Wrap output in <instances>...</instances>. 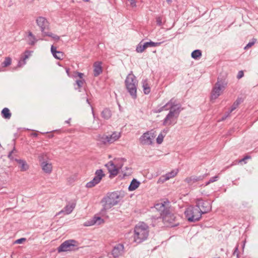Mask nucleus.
Returning a JSON list of instances; mask_svg holds the SVG:
<instances>
[{
    "label": "nucleus",
    "mask_w": 258,
    "mask_h": 258,
    "mask_svg": "<svg viewBox=\"0 0 258 258\" xmlns=\"http://www.w3.org/2000/svg\"><path fill=\"white\" fill-rule=\"evenodd\" d=\"M163 110H169V112L163 120V125L169 126L175 124L181 111V105L177 103L175 100L171 99L159 111Z\"/></svg>",
    "instance_id": "nucleus-1"
},
{
    "label": "nucleus",
    "mask_w": 258,
    "mask_h": 258,
    "mask_svg": "<svg viewBox=\"0 0 258 258\" xmlns=\"http://www.w3.org/2000/svg\"><path fill=\"white\" fill-rule=\"evenodd\" d=\"M149 235L148 225L144 222L139 223L134 228V241L140 243L145 240Z\"/></svg>",
    "instance_id": "nucleus-2"
},
{
    "label": "nucleus",
    "mask_w": 258,
    "mask_h": 258,
    "mask_svg": "<svg viewBox=\"0 0 258 258\" xmlns=\"http://www.w3.org/2000/svg\"><path fill=\"white\" fill-rule=\"evenodd\" d=\"M120 200L121 197L117 192H112L108 194L102 200L103 209L107 210L111 208L114 206L116 205Z\"/></svg>",
    "instance_id": "nucleus-3"
},
{
    "label": "nucleus",
    "mask_w": 258,
    "mask_h": 258,
    "mask_svg": "<svg viewBox=\"0 0 258 258\" xmlns=\"http://www.w3.org/2000/svg\"><path fill=\"white\" fill-rule=\"evenodd\" d=\"M185 217L190 222L199 221L202 216L201 208L199 207L190 206L184 212Z\"/></svg>",
    "instance_id": "nucleus-4"
},
{
    "label": "nucleus",
    "mask_w": 258,
    "mask_h": 258,
    "mask_svg": "<svg viewBox=\"0 0 258 258\" xmlns=\"http://www.w3.org/2000/svg\"><path fill=\"white\" fill-rule=\"evenodd\" d=\"M78 249V242L75 240H66L57 248L58 252L75 250Z\"/></svg>",
    "instance_id": "nucleus-5"
},
{
    "label": "nucleus",
    "mask_w": 258,
    "mask_h": 258,
    "mask_svg": "<svg viewBox=\"0 0 258 258\" xmlns=\"http://www.w3.org/2000/svg\"><path fill=\"white\" fill-rule=\"evenodd\" d=\"M155 137V133L153 131H148L140 137L139 142L143 145H151Z\"/></svg>",
    "instance_id": "nucleus-6"
},
{
    "label": "nucleus",
    "mask_w": 258,
    "mask_h": 258,
    "mask_svg": "<svg viewBox=\"0 0 258 258\" xmlns=\"http://www.w3.org/2000/svg\"><path fill=\"white\" fill-rule=\"evenodd\" d=\"M225 85L222 81H218L215 84L211 94V99L212 100L217 99L224 90Z\"/></svg>",
    "instance_id": "nucleus-7"
},
{
    "label": "nucleus",
    "mask_w": 258,
    "mask_h": 258,
    "mask_svg": "<svg viewBox=\"0 0 258 258\" xmlns=\"http://www.w3.org/2000/svg\"><path fill=\"white\" fill-rule=\"evenodd\" d=\"M155 209L159 212L160 216L163 217L170 211V203L168 200L161 201L155 204Z\"/></svg>",
    "instance_id": "nucleus-8"
},
{
    "label": "nucleus",
    "mask_w": 258,
    "mask_h": 258,
    "mask_svg": "<svg viewBox=\"0 0 258 258\" xmlns=\"http://www.w3.org/2000/svg\"><path fill=\"white\" fill-rule=\"evenodd\" d=\"M105 176L102 169L97 170L95 173V176L90 181L87 183L86 187L87 188H92L98 184L102 178Z\"/></svg>",
    "instance_id": "nucleus-9"
},
{
    "label": "nucleus",
    "mask_w": 258,
    "mask_h": 258,
    "mask_svg": "<svg viewBox=\"0 0 258 258\" xmlns=\"http://www.w3.org/2000/svg\"><path fill=\"white\" fill-rule=\"evenodd\" d=\"M105 166L110 173V177L116 176L119 172V169L121 168V165H115L113 160L108 162L105 164Z\"/></svg>",
    "instance_id": "nucleus-10"
},
{
    "label": "nucleus",
    "mask_w": 258,
    "mask_h": 258,
    "mask_svg": "<svg viewBox=\"0 0 258 258\" xmlns=\"http://www.w3.org/2000/svg\"><path fill=\"white\" fill-rule=\"evenodd\" d=\"M37 25L40 27L43 35L49 29V23L47 20L42 17H39L36 19Z\"/></svg>",
    "instance_id": "nucleus-11"
},
{
    "label": "nucleus",
    "mask_w": 258,
    "mask_h": 258,
    "mask_svg": "<svg viewBox=\"0 0 258 258\" xmlns=\"http://www.w3.org/2000/svg\"><path fill=\"white\" fill-rule=\"evenodd\" d=\"M162 218L164 223L167 226H174L175 225L174 222L175 221L176 216L170 211Z\"/></svg>",
    "instance_id": "nucleus-12"
},
{
    "label": "nucleus",
    "mask_w": 258,
    "mask_h": 258,
    "mask_svg": "<svg viewBox=\"0 0 258 258\" xmlns=\"http://www.w3.org/2000/svg\"><path fill=\"white\" fill-rule=\"evenodd\" d=\"M76 207V203L74 202H69L62 210L58 212L56 216L59 215L61 214L68 215L72 212Z\"/></svg>",
    "instance_id": "nucleus-13"
},
{
    "label": "nucleus",
    "mask_w": 258,
    "mask_h": 258,
    "mask_svg": "<svg viewBox=\"0 0 258 258\" xmlns=\"http://www.w3.org/2000/svg\"><path fill=\"white\" fill-rule=\"evenodd\" d=\"M197 207L201 208V214L208 213L211 210V206L209 202L199 200Z\"/></svg>",
    "instance_id": "nucleus-14"
},
{
    "label": "nucleus",
    "mask_w": 258,
    "mask_h": 258,
    "mask_svg": "<svg viewBox=\"0 0 258 258\" xmlns=\"http://www.w3.org/2000/svg\"><path fill=\"white\" fill-rule=\"evenodd\" d=\"M138 85V81L134 82V84H128L125 85L126 88L133 99L137 97V87Z\"/></svg>",
    "instance_id": "nucleus-15"
},
{
    "label": "nucleus",
    "mask_w": 258,
    "mask_h": 258,
    "mask_svg": "<svg viewBox=\"0 0 258 258\" xmlns=\"http://www.w3.org/2000/svg\"><path fill=\"white\" fill-rule=\"evenodd\" d=\"M124 252V246L121 244L116 245L112 250V254L114 258L122 255Z\"/></svg>",
    "instance_id": "nucleus-16"
},
{
    "label": "nucleus",
    "mask_w": 258,
    "mask_h": 258,
    "mask_svg": "<svg viewBox=\"0 0 258 258\" xmlns=\"http://www.w3.org/2000/svg\"><path fill=\"white\" fill-rule=\"evenodd\" d=\"M32 51L26 50L25 51L24 54L22 55L19 61L18 66L21 67L26 64V60L28 59L32 54Z\"/></svg>",
    "instance_id": "nucleus-17"
},
{
    "label": "nucleus",
    "mask_w": 258,
    "mask_h": 258,
    "mask_svg": "<svg viewBox=\"0 0 258 258\" xmlns=\"http://www.w3.org/2000/svg\"><path fill=\"white\" fill-rule=\"evenodd\" d=\"M203 179V176H195L192 175L191 176H189L186 177L184 179V181L186 182L188 185H192L194 183L200 181L202 180Z\"/></svg>",
    "instance_id": "nucleus-18"
},
{
    "label": "nucleus",
    "mask_w": 258,
    "mask_h": 258,
    "mask_svg": "<svg viewBox=\"0 0 258 258\" xmlns=\"http://www.w3.org/2000/svg\"><path fill=\"white\" fill-rule=\"evenodd\" d=\"M178 171L177 169L173 170L171 172L166 173L165 175L161 177L160 180H162V182H164L169 179L175 177L177 175Z\"/></svg>",
    "instance_id": "nucleus-19"
},
{
    "label": "nucleus",
    "mask_w": 258,
    "mask_h": 258,
    "mask_svg": "<svg viewBox=\"0 0 258 258\" xmlns=\"http://www.w3.org/2000/svg\"><path fill=\"white\" fill-rule=\"evenodd\" d=\"M42 170L46 173L50 174L52 170V165L49 162H43L40 164Z\"/></svg>",
    "instance_id": "nucleus-20"
},
{
    "label": "nucleus",
    "mask_w": 258,
    "mask_h": 258,
    "mask_svg": "<svg viewBox=\"0 0 258 258\" xmlns=\"http://www.w3.org/2000/svg\"><path fill=\"white\" fill-rule=\"evenodd\" d=\"M242 99L241 98H237V100L234 102L233 104L231 106V108L229 112H227V114L225 116H223L222 117L221 120H224L225 119L227 116H228L231 112H232L233 110H234L241 103Z\"/></svg>",
    "instance_id": "nucleus-21"
},
{
    "label": "nucleus",
    "mask_w": 258,
    "mask_h": 258,
    "mask_svg": "<svg viewBox=\"0 0 258 258\" xmlns=\"http://www.w3.org/2000/svg\"><path fill=\"white\" fill-rule=\"evenodd\" d=\"M108 143L111 144L118 140L121 137L120 132H114L111 135L107 136Z\"/></svg>",
    "instance_id": "nucleus-22"
},
{
    "label": "nucleus",
    "mask_w": 258,
    "mask_h": 258,
    "mask_svg": "<svg viewBox=\"0 0 258 258\" xmlns=\"http://www.w3.org/2000/svg\"><path fill=\"white\" fill-rule=\"evenodd\" d=\"M51 51L53 56L57 59H62L63 57V52L56 50V47L53 45L51 47Z\"/></svg>",
    "instance_id": "nucleus-23"
},
{
    "label": "nucleus",
    "mask_w": 258,
    "mask_h": 258,
    "mask_svg": "<svg viewBox=\"0 0 258 258\" xmlns=\"http://www.w3.org/2000/svg\"><path fill=\"white\" fill-rule=\"evenodd\" d=\"M94 75L96 77L99 75L102 72L101 63L100 62H96L94 64Z\"/></svg>",
    "instance_id": "nucleus-24"
},
{
    "label": "nucleus",
    "mask_w": 258,
    "mask_h": 258,
    "mask_svg": "<svg viewBox=\"0 0 258 258\" xmlns=\"http://www.w3.org/2000/svg\"><path fill=\"white\" fill-rule=\"evenodd\" d=\"M15 160L20 165V168L21 171H26L29 169V166L25 161L21 159H15Z\"/></svg>",
    "instance_id": "nucleus-25"
},
{
    "label": "nucleus",
    "mask_w": 258,
    "mask_h": 258,
    "mask_svg": "<svg viewBox=\"0 0 258 258\" xmlns=\"http://www.w3.org/2000/svg\"><path fill=\"white\" fill-rule=\"evenodd\" d=\"M104 222L103 220L102 219L99 217H94L92 220H91L90 222H89V224H85V226H88L94 225L95 224H97L98 225L101 224V223H103Z\"/></svg>",
    "instance_id": "nucleus-26"
},
{
    "label": "nucleus",
    "mask_w": 258,
    "mask_h": 258,
    "mask_svg": "<svg viewBox=\"0 0 258 258\" xmlns=\"http://www.w3.org/2000/svg\"><path fill=\"white\" fill-rule=\"evenodd\" d=\"M102 117H103L105 119H108L111 116V111L108 108L104 109L101 113Z\"/></svg>",
    "instance_id": "nucleus-27"
},
{
    "label": "nucleus",
    "mask_w": 258,
    "mask_h": 258,
    "mask_svg": "<svg viewBox=\"0 0 258 258\" xmlns=\"http://www.w3.org/2000/svg\"><path fill=\"white\" fill-rule=\"evenodd\" d=\"M140 184V183L139 181L136 179H134L128 186V190L130 191H133L136 189L139 186Z\"/></svg>",
    "instance_id": "nucleus-28"
},
{
    "label": "nucleus",
    "mask_w": 258,
    "mask_h": 258,
    "mask_svg": "<svg viewBox=\"0 0 258 258\" xmlns=\"http://www.w3.org/2000/svg\"><path fill=\"white\" fill-rule=\"evenodd\" d=\"M148 48L147 42L142 43V41L140 42L136 47V51L138 53L143 52L146 48Z\"/></svg>",
    "instance_id": "nucleus-29"
},
{
    "label": "nucleus",
    "mask_w": 258,
    "mask_h": 258,
    "mask_svg": "<svg viewBox=\"0 0 258 258\" xmlns=\"http://www.w3.org/2000/svg\"><path fill=\"white\" fill-rule=\"evenodd\" d=\"M136 77L134 76V74H133L132 73L129 74L125 81V85L128 84H134V82L137 81Z\"/></svg>",
    "instance_id": "nucleus-30"
},
{
    "label": "nucleus",
    "mask_w": 258,
    "mask_h": 258,
    "mask_svg": "<svg viewBox=\"0 0 258 258\" xmlns=\"http://www.w3.org/2000/svg\"><path fill=\"white\" fill-rule=\"evenodd\" d=\"M96 139L97 141L100 142V143L103 144H106L108 143V137L107 135H98V136H97Z\"/></svg>",
    "instance_id": "nucleus-31"
},
{
    "label": "nucleus",
    "mask_w": 258,
    "mask_h": 258,
    "mask_svg": "<svg viewBox=\"0 0 258 258\" xmlns=\"http://www.w3.org/2000/svg\"><path fill=\"white\" fill-rule=\"evenodd\" d=\"M27 41L29 44L31 45H34L35 42L37 41V39L35 36L31 32H28Z\"/></svg>",
    "instance_id": "nucleus-32"
},
{
    "label": "nucleus",
    "mask_w": 258,
    "mask_h": 258,
    "mask_svg": "<svg viewBox=\"0 0 258 258\" xmlns=\"http://www.w3.org/2000/svg\"><path fill=\"white\" fill-rule=\"evenodd\" d=\"M1 113L2 116L5 119H10L12 116V114L8 108H4Z\"/></svg>",
    "instance_id": "nucleus-33"
},
{
    "label": "nucleus",
    "mask_w": 258,
    "mask_h": 258,
    "mask_svg": "<svg viewBox=\"0 0 258 258\" xmlns=\"http://www.w3.org/2000/svg\"><path fill=\"white\" fill-rule=\"evenodd\" d=\"M142 86L144 93L148 94L150 92L151 89L147 80H143L142 81Z\"/></svg>",
    "instance_id": "nucleus-34"
},
{
    "label": "nucleus",
    "mask_w": 258,
    "mask_h": 258,
    "mask_svg": "<svg viewBox=\"0 0 258 258\" xmlns=\"http://www.w3.org/2000/svg\"><path fill=\"white\" fill-rule=\"evenodd\" d=\"M191 56L194 59H198L202 56V51L199 49L195 50L192 52Z\"/></svg>",
    "instance_id": "nucleus-35"
},
{
    "label": "nucleus",
    "mask_w": 258,
    "mask_h": 258,
    "mask_svg": "<svg viewBox=\"0 0 258 258\" xmlns=\"http://www.w3.org/2000/svg\"><path fill=\"white\" fill-rule=\"evenodd\" d=\"M48 159L47 156L45 154H41L38 156V160L40 162V164L42 163L43 162H47L46 160Z\"/></svg>",
    "instance_id": "nucleus-36"
},
{
    "label": "nucleus",
    "mask_w": 258,
    "mask_h": 258,
    "mask_svg": "<svg viewBox=\"0 0 258 258\" xmlns=\"http://www.w3.org/2000/svg\"><path fill=\"white\" fill-rule=\"evenodd\" d=\"M43 36H47L50 37L55 40H58L59 39V37L58 36L51 32H46L43 34Z\"/></svg>",
    "instance_id": "nucleus-37"
},
{
    "label": "nucleus",
    "mask_w": 258,
    "mask_h": 258,
    "mask_svg": "<svg viewBox=\"0 0 258 258\" xmlns=\"http://www.w3.org/2000/svg\"><path fill=\"white\" fill-rule=\"evenodd\" d=\"M12 59L9 57H7L4 61L2 63L3 67H7L11 64Z\"/></svg>",
    "instance_id": "nucleus-38"
},
{
    "label": "nucleus",
    "mask_w": 258,
    "mask_h": 258,
    "mask_svg": "<svg viewBox=\"0 0 258 258\" xmlns=\"http://www.w3.org/2000/svg\"><path fill=\"white\" fill-rule=\"evenodd\" d=\"M125 160L124 158H115L113 159V161L114 162L115 165L121 164V167L123 165V163L125 162Z\"/></svg>",
    "instance_id": "nucleus-39"
},
{
    "label": "nucleus",
    "mask_w": 258,
    "mask_h": 258,
    "mask_svg": "<svg viewBox=\"0 0 258 258\" xmlns=\"http://www.w3.org/2000/svg\"><path fill=\"white\" fill-rule=\"evenodd\" d=\"M162 42H154L153 41L147 42L148 47H156L161 45Z\"/></svg>",
    "instance_id": "nucleus-40"
},
{
    "label": "nucleus",
    "mask_w": 258,
    "mask_h": 258,
    "mask_svg": "<svg viewBox=\"0 0 258 258\" xmlns=\"http://www.w3.org/2000/svg\"><path fill=\"white\" fill-rule=\"evenodd\" d=\"M164 138V136L162 133H160L157 138V143L158 144H161L163 142Z\"/></svg>",
    "instance_id": "nucleus-41"
},
{
    "label": "nucleus",
    "mask_w": 258,
    "mask_h": 258,
    "mask_svg": "<svg viewBox=\"0 0 258 258\" xmlns=\"http://www.w3.org/2000/svg\"><path fill=\"white\" fill-rule=\"evenodd\" d=\"M256 41V39H253L252 41L248 42V43L245 46L244 49H247L251 47L252 45L254 44Z\"/></svg>",
    "instance_id": "nucleus-42"
},
{
    "label": "nucleus",
    "mask_w": 258,
    "mask_h": 258,
    "mask_svg": "<svg viewBox=\"0 0 258 258\" xmlns=\"http://www.w3.org/2000/svg\"><path fill=\"white\" fill-rule=\"evenodd\" d=\"M127 4L133 8L136 7V2L135 0H127Z\"/></svg>",
    "instance_id": "nucleus-43"
},
{
    "label": "nucleus",
    "mask_w": 258,
    "mask_h": 258,
    "mask_svg": "<svg viewBox=\"0 0 258 258\" xmlns=\"http://www.w3.org/2000/svg\"><path fill=\"white\" fill-rule=\"evenodd\" d=\"M218 178V176H215L214 177H211L210 180H209V181L206 183V185H208L209 184H210V183H212V182H213L214 181H216L217 180V179Z\"/></svg>",
    "instance_id": "nucleus-44"
},
{
    "label": "nucleus",
    "mask_w": 258,
    "mask_h": 258,
    "mask_svg": "<svg viewBox=\"0 0 258 258\" xmlns=\"http://www.w3.org/2000/svg\"><path fill=\"white\" fill-rule=\"evenodd\" d=\"M84 82V80H80L76 81V84H77L79 88H80L83 86Z\"/></svg>",
    "instance_id": "nucleus-45"
},
{
    "label": "nucleus",
    "mask_w": 258,
    "mask_h": 258,
    "mask_svg": "<svg viewBox=\"0 0 258 258\" xmlns=\"http://www.w3.org/2000/svg\"><path fill=\"white\" fill-rule=\"evenodd\" d=\"M233 255H236V257L237 258H238V257H239V253H238V245H237L236 246V247L235 248L234 251V252L233 253Z\"/></svg>",
    "instance_id": "nucleus-46"
},
{
    "label": "nucleus",
    "mask_w": 258,
    "mask_h": 258,
    "mask_svg": "<svg viewBox=\"0 0 258 258\" xmlns=\"http://www.w3.org/2000/svg\"><path fill=\"white\" fill-rule=\"evenodd\" d=\"M156 23L158 25L161 26L162 25V18L160 17H157L156 18Z\"/></svg>",
    "instance_id": "nucleus-47"
},
{
    "label": "nucleus",
    "mask_w": 258,
    "mask_h": 258,
    "mask_svg": "<svg viewBox=\"0 0 258 258\" xmlns=\"http://www.w3.org/2000/svg\"><path fill=\"white\" fill-rule=\"evenodd\" d=\"M243 76H244L243 72L242 71H240L238 73V74L237 76V78L238 79H240L241 78H242L243 77Z\"/></svg>",
    "instance_id": "nucleus-48"
},
{
    "label": "nucleus",
    "mask_w": 258,
    "mask_h": 258,
    "mask_svg": "<svg viewBox=\"0 0 258 258\" xmlns=\"http://www.w3.org/2000/svg\"><path fill=\"white\" fill-rule=\"evenodd\" d=\"M26 241V238H20V239H17V240L15 241V243H17V244H20V243H23L24 241Z\"/></svg>",
    "instance_id": "nucleus-49"
},
{
    "label": "nucleus",
    "mask_w": 258,
    "mask_h": 258,
    "mask_svg": "<svg viewBox=\"0 0 258 258\" xmlns=\"http://www.w3.org/2000/svg\"><path fill=\"white\" fill-rule=\"evenodd\" d=\"M250 156H246L245 157H244L243 159H242L241 160H240L239 161V162H244L245 160L246 159H250Z\"/></svg>",
    "instance_id": "nucleus-50"
},
{
    "label": "nucleus",
    "mask_w": 258,
    "mask_h": 258,
    "mask_svg": "<svg viewBox=\"0 0 258 258\" xmlns=\"http://www.w3.org/2000/svg\"><path fill=\"white\" fill-rule=\"evenodd\" d=\"M15 151V149H14L13 151H12L11 152H10V153L8 155V157L11 159H13V157H12V154L13 153L14 151Z\"/></svg>",
    "instance_id": "nucleus-51"
},
{
    "label": "nucleus",
    "mask_w": 258,
    "mask_h": 258,
    "mask_svg": "<svg viewBox=\"0 0 258 258\" xmlns=\"http://www.w3.org/2000/svg\"><path fill=\"white\" fill-rule=\"evenodd\" d=\"M78 76L80 78L82 79L84 76V74L81 73L77 72V73Z\"/></svg>",
    "instance_id": "nucleus-52"
},
{
    "label": "nucleus",
    "mask_w": 258,
    "mask_h": 258,
    "mask_svg": "<svg viewBox=\"0 0 258 258\" xmlns=\"http://www.w3.org/2000/svg\"><path fill=\"white\" fill-rule=\"evenodd\" d=\"M66 72L67 73V75L70 76V73H69V69L66 68Z\"/></svg>",
    "instance_id": "nucleus-53"
},
{
    "label": "nucleus",
    "mask_w": 258,
    "mask_h": 258,
    "mask_svg": "<svg viewBox=\"0 0 258 258\" xmlns=\"http://www.w3.org/2000/svg\"><path fill=\"white\" fill-rule=\"evenodd\" d=\"M168 3L170 4L172 2V0H166Z\"/></svg>",
    "instance_id": "nucleus-54"
},
{
    "label": "nucleus",
    "mask_w": 258,
    "mask_h": 258,
    "mask_svg": "<svg viewBox=\"0 0 258 258\" xmlns=\"http://www.w3.org/2000/svg\"><path fill=\"white\" fill-rule=\"evenodd\" d=\"M70 119L67 121H66V122L67 123H69L70 122Z\"/></svg>",
    "instance_id": "nucleus-55"
},
{
    "label": "nucleus",
    "mask_w": 258,
    "mask_h": 258,
    "mask_svg": "<svg viewBox=\"0 0 258 258\" xmlns=\"http://www.w3.org/2000/svg\"><path fill=\"white\" fill-rule=\"evenodd\" d=\"M83 1L86 2H88L89 1V0H83Z\"/></svg>",
    "instance_id": "nucleus-56"
},
{
    "label": "nucleus",
    "mask_w": 258,
    "mask_h": 258,
    "mask_svg": "<svg viewBox=\"0 0 258 258\" xmlns=\"http://www.w3.org/2000/svg\"><path fill=\"white\" fill-rule=\"evenodd\" d=\"M34 136H36L37 135L36 134H34Z\"/></svg>",
    "instance_id": "nucleus-57"
}]
</instances>
